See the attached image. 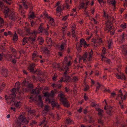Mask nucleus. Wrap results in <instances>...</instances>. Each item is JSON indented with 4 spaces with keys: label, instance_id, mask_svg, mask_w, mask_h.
Here are the masks:
<instances>
[{
    "label": "nucleus",
    "instance_id": "obj_31",
    "mask_svg": "<svg viewBox=\"0 0 127 127\" xmlns=\"http://www.w3.org/2000/svg\"><path fill=\"white\" fill-rule=\"evenodd\" d=\"M85 5V3L84 2H82L81 3L79 7V9H81L83 8Z\"/></svg>",
    "mask_w": 127,
    "mask_h": 127
},
{
    "label": "nucleus",
    "instance_id": "obj_15",
    "mask_svg": "<svg viewBox=\"0 0 127 127\" xmlns=\"http://www.w3.org/2000/svg\"><path fill=\"white\" fill-rule=\"evenodd\" d=\"M9 18L14 21L16 20V17L14 14H11L9 16Z\"/></svg>",
    "mask_w": 127,
    "mask_h": 127
},
{
    "label": "nucleus",
    "instance_id": "obj_64",
    "mask_svg": "<svg viewBox=\"0 0 127 127\" xmlns=\"http://www.w3.org/2000/svg\"><path fill=\"white\" fill-rule=\"evenodd\" d=\"M67 18V16H65L63 17V18L62 19V20L64 21L66 20Z\"/></svg>",
    "mask_w": 127,
    "mask_h": 127
},
{
    "label": "nucleus",
    "instance_id": "obj_11",
    "mask_svg": "<svg viewBox=\"0 0 127 127\" xmlns=\"http://www.w3.org/2000/svg\"><path fill=\"white\" fill-rule=\"evenodd\" d=\"M62 104L65 107H69V104H68V101L66 99L62 101Z\"/></svg>",
    "mask_w": 127,
    "mask_h": 127
},
{
    "label": "nucleus",
    "instance_id": "obj_2",
    "mask_svg": "<svg viewBox=\"0 0 127 127\" xmlns=\"http://www.w3.org/2000/svg\"><path fill=\"white\" fill-rule=\"evenodd\" d=\"M16 88H13L11 90L12 93L10 95V96L9 97V98L12 97V100L16 98V95L15 93L16 91H19L20 87V85L19 84H18L16 86Z\"/></svg>",
    "mask_w": 127,
    "mask_h": 127
},
{
    "label": "nucleus",
    "instance_id": "obj_42",
    "mask_svg": "<svg viewBox=\"0 0 127 127\" xmlns=\"http://www.w3.org/2000/svg\"><path fill=\"white\" fill-rule=\"evenodd\" d=\"M66 123L68 124H70L72 121V120L69 119H66Z\"/></svg>",
    "mask_w": 127,
    "mask_h": 127
},
{
    "label": "nucleus",
    "instance_id": "obj_29",
    "mask_svg": "<svg viewBox=\"0 0 127 127\" xmlns=\"http://www.w3.org/2000/svg\"><path fill=\"white\" fill-rule=\"evenodd\" d=\"M87 54L86 52L83 55V60L84 62H85L86 59L87 58Z\"/></svg>",
    "mask_w": 127,
    "mask_h": 127
},
{
    "label": "nucleus",
    "instance_id": "obj_8",
    "mask_svg": "<svg viewBox=\"0 0 127 127\" xmlns=\"http://www.w3.org/2000/svg\"><path fill=\"white\" fill-rule=\"evenodd\" d=\"M36 37L34 36L33 38L31 36L28 37V40L32 44H33L36 41Z\"/></svg>",
    "mask_w": 127,
    "mask_h": 127
},
{
    "label": "nucleus",
    "instance_id": "obj_45",
    "mask_svg": "<svg viewBox=\"0 0 127 127\" xmlns=\"http://www.w3.org/2000/svg\"><path fill=\"white\" fill-rule=\"evenodd\" d=\"M27 87L29 88H33V85L32 84L29 83Z\"/></svg>",
    "mask_w": 127,
    "mask_h": 127
},
{
    "label": "nucleus",
    "instance_id": "obj_47",
    "mask_svg": "<svg viewBox=\"0 0 127 127\" xmlns=\"http://www.w3.org/2000/svg\"><path fill=\"white\" fill-rule=\"evenodd\" d=\"M25 12L23 10H22L21 11V14L23 16V17H25Z\"/></svg>",
    "mask_w": 127,
    "mask_h": 127
},
{
    "label": "nucleus",
    "instance_id": "obj_27",
    "mask_svg": "<svg viewBox=\"0 0 127 127\" xmlns=\"http://www.w3.org/2000/svg\"><path fill=\"white\" fill-rule=\"evenodd\" d=\"M26 35H29L32 34V32H30V30L29 29H27L26 30Z\"/></svg>",
    "mask_w": 127,
    "mask_h": 127
},
{
    "label": "nucleus",
    "instance_id": "obj_22",
    "mask_svg": "<svg viewBox=\"0 0 127 127\" xmlns=\"http://www.w3.org/2000/svg\"><path fill=\"white\" fill-rule=\"evenodd\" d=\"M43 23H41L38 29V33H40L42 32L43 31V29L42 28L43 25Z\"/></svg>",
    "mask_w": 127,
    "mask_h": 127
},
{
    "label": "nucleus",
    "instance_id": "obj_9",
    "mask_svg": "<svg viewBox=\"0 0 127 127\" xmlns=\"http://www.w3.org/2000/svg\"><path fill=\"white\" fill-rule=\"evenodd\" d=\"M10 96V95L8 97L7 95H5V99L6 100L7 103H11L13 102V101H14V100H15V98L13 100H12L13 98L12 97L10 98H9V97Z\"/></svg>",
    "mask_w": 127,
    "mask_h": 127
},
{
    "label": "nucleus",
    "instance_id": "obj_26",
    "mask_svg": "<svg viewBox=\"0 0 127 127\" xmlns=\"http://www.w3.org/2000/svg\"><path fill=\"white\" fill-rule=\"evenodd\" d=\"M29 83V81H24L22 82L23 85L27 87Z\"/></svg>",
    "mask_w": 127,
    "mask_h": 127
},
{
    "label": "nucleus",
    "instance_id": "obj_32",
    "mask_svg": "<svg viewBox=\"0 0 127 127\" xmlns=\"http://www.w3.org/2000/svg\"><path fill=\"white\" fill-rule=\"evenodd\" d=\"M92 41L94 43V44H93V45L95 47H97V45L96 42V40L95 39L93 38L92 39Z\"/></svg>",
    "mask_w": 127,
    "mask_h": 127
},
{
    "label": "nucleus",
    "instance_id": "obj_18",
    "mask_svg": "<svg viewBox=\"0 0 127 127\" xmlns=\"http://www.w3.org/2000/svg\"><path fill=\"white\" fill-rule=\"evenodd\" d=\"M15 100H14V102L13 101V102H14V105L17 107H19L21 104L20 101H19L18 102L17 101H15Z\"/></svg>",
    "mask_w": 127,
    "mask_h": 127
},
{
    "label": "nucleus",
    "instance_id": "obj_33",
    "mask_svg": "<svg viewBox=\"0 0 127 127\" xmlns=\"http://www.w3.org/2000/svg\"><path fill=\"white\" fill-rule=\"evenodd\" d=\"M97 84L98 85V86L96 87V89L95 90L96 92L99 90L101 86V85L99 83H97Z\"/></svg>",
    "mask_w": 127,
    "mask_h": 127
},
{
    "label": "nucleus",
    "instance_id": "obj_58",
    "mask_svg": "<svg viewBox=\"0 0 127 127\" xmlns=\"http://www.w3.org/2000/svg\"><path fill=\"white\" fill-rule=\"evenodd\" d=\"M112 23V22L111 21H110L109 20H108L107 22L106 23L107 24V25H111Z\"/></svg>",
    "mask_w": 127,
    "mask_h": 127
},
{
    "label": "nucleus",
    "instance_id": "obj_54",
    "mask_svg": "<svg viewBox=\"0 0 127 127\" xmlns=\"http://www.w3.org/2000/svg\"><path fill=\"white\" fill-rule=\"evenodd\" d=\"M111 4L113 6H115V4L116 3V1L115 0L114 1H111Z\"/></svg>",
    "mask_w": 127,
    "mask_h": 127
},
{
    "label": "nucleus",
    "instance_id": "obj_51",
    "mask_svg": "<svg viewBox=\"0 0 127 127\" xmlns=\"http://www.w3.org/2000/svg\"><path fill=\"white\" fill-rule=\"evenodd\" d=\"M84 14L85 15H86V16H89L88 13V11H86L85 10H84Z\"/></svg>",
    "mask_w": 127,
    "mask_h": 127
},
{
    "label": "nucleus",
    "instance_id": "obj_41",
    "mask_svg": "<svg viewBox=\"0 0 127 127\" xmlns=\"http://www.w3.org/2000/svg\"><path fill=\"white\" fill-rule=\"evenodd\" d=\"M28 112L30 114H33L35 113V111L34 110H31L30 109L28 111Z\"/></svg>",
    "mask_w": 127,
    "mask_h": 127
},
{
    "label": "nucleus",
    "instance_id": "obj_5",
    "mask_svg": "<svg viewBox=\"0 0 127 127\" xmlns=\"http://www.w3.org/2000/svg\"><path fill=\"white\" fill-rule=\"evenodd\" d=\"M21 118V120L22 123H23L27 124L29 122V121L27 120L26 118L24 117L22 115H21L19 116Z\"/></svg>",
    "mask_w": 127,
    "mask_h": 127
},
{
    "label": "nucleus",
    "instance_id": "obj_52",
    "mask_svg": "<svg viewBox=\"0 0 127 127\" xmlns=\"http://www.w3.org/2000/svg\"><path fill=\"white\" fill-rule=\"evenodd\" d=\"M123 96V94L122 93V92L120 93V94L119 95H118V97H121V98L122 100L123 101V98H122V97L121 96Z\"/></svg>",
    "mask_w": 127,
    "mask_h": 127
},
{
    "label": "nucleus",
    "instance_id": "obj_10",
    "mask_svg": "<svg viewBox=\"0 0 127 127\" xmlns=\"http://www.w3.org/2000/svg\"><path fill=\"white\" fill-rule=\"evenodd\" d=\"M40 91V89L39 88H37L35 89H33L32 90V93L33 94H37L39 93Z\"/></svg>",
    "mask_w": 127,
    "mask_h": 127
},
{
    "label": "nucleus",
    "instance_id": "obj_38",
    "mask_svg": "<svg viewBox=\"0 0 127 127\" xmlns=\"http://www.w3.org/2000/svg\"><path fill=\"white\" fill-rule=\"evenodd\" d=\"M27 2H23V4L24 8L26 9H27L28 8V5L27 4Z\"/></svg>",
    "mask_w": 127,
    "mask_h": 127
},
{
    "label": "nucleus",
    "instance_id": "obj_36",
    "mask_svg": "<svg viewBox=\"0 0 127 127\" xmlns=\"http://www.w3.org/2000/svg\"><path fill=\"white\" fill-rule=\"evenodd\" d=\"M38 100L40 101V103H41V105H43V102L42 100H41V97L40 95H39L38 96Z\"/></svg>",
    "mask_w": 127,
    "mask_h": 127
},
{
    "label": "nucleus",
    "instance_id": "obj_14",
    "mask_svg": "<svg viewBox=\"0 0 127 127\" xmlns=\"http://www.w3.org/2000/svg\"><path fill=\"white\" fill-rule=\"evenodd\" d=\"M46 42L48 45L50 47L52 44L51 39V38L47 37L46 39Z\"/></svg>",
    "mask_w": 127,
    "mask_h": 127
},
{
    "label": "nucleus",
    "instance_id": "obj_62",
    "mask_svg": "<svg viewBox=\"0 0 127 127\" xmlns=\"http://www.w3.org/2000/svg\"><path fill=\"white\" fill-rule=\"evenodd\" d=\"M46 121L45 120H43L41 123V124H40L39 126H41L42 125L44 124L45 122Z\"/></svg>",
    "mask_w": 127,
    "mask_h": 127
},
{
    "label": "nucleus",
    "instance_id": "obj_28",
    "mask_svg": "<svg viewBox=\"0 0 127 127\" xmlns=\"http://www.w3.org/2000/svg\"><path fill=\"white\" fill-rule=\"evenodd\" d=\"M98 113V114L99 115H102V113H103V110L101 109L100 108H98L97 109Z\"/></svg>",
    "mask_w": 127,
    "mask_h": 127
},
{
    "label": "nucleus",
    "instance_id": "obj_17",
    "mask_svg": "<svg viewBox=\"0 0 127 127\" xmlns=\"http://www.w3.org/2000/svg\"><path fill=\"white\" fill-rule=\"evenodd\" d=\"M2 73L3 74H4L6 77L8 74V71L7 69L3 68L2 69Z\"/></svg>",
    "mask_w": 127,
    "mask_h": 127
},
{
    "label": "nucleus",
    "instance_id": "obj_56",
    "mask_svg": "<svg viewBox=\"0 0 127 127\" xmlns=\"http://www.w3.org/2000/svg\"><path fill=\"white\" fill-rule=\"evenodd\" d=\"M32 60L34 61L35 62H38V60L36 58L32 57Z\"/></svg>",
    "mask_w": 127,
    "mask_h": 127
},
{
    "label": "nucleus",
    "instance_id": "obj_63",
    "mask_svg": "<svg viewBox=\"0 0 127 127\" xmlns=\"http://www.w3.org/2000/svg\"><path fill=\"white\" fill-rule=\"evenodd\" d=\"M56 106H55V107H56L57 109H59L60 108V107L59 105L57 103L56 104Z\"/></svg>",
    "mask_w": 127,
    "mask_h": 127
},
{
    "label": "nucleus",
    "instance_id": "obj_44",
    "mask_svg": "<svg viewBox=\"0 0 127 127\" xmlns=\"http://www.w3.org/2000/svg\"><path fill=\"white\" fill-rule=\"evenodd\" d=\"M98 40V43H102V40L100 38H98L97 39Z\"/></svg>",
    "mask_w": 127,
    "mask_h": 127
},
{
    "label": "nucleus",
    "instance_id": "obj_61",
    "mask_svg": "<svg viewBox=\"0 0 127 127\" xmlns=\"http://www.w3.org/2000/svg\"><path fill=\"white\" fill-rule=\"evenodd\" d=\"M68 66H67V65H66L64 67V66H63V68H64V69H65V70H68Z\"/></svg>",
    "mask_w": 127,
    "mask_h": 127
},
{
    "label": "nucleus",
    "instance_id": "obj_46",
    "mask_svg": "<svg viewBox=\"0 0 127 127\" xmlns=\"http://www.w3.org/2000/svg\"><path fill=\"white\" fill-rule=\"evenodd\" d=\"M121 27L123 29H125L126 28V24L125 23L124 24H122L121 25Z\"/></svg>",
    "mask_w": 127,
    "mask_h": 127
},
{
    "label": "nucleus",
    "instance_id": "obj_48",
    "mask_svg": "<svg viewBox=\"0 0 127 127\" xmlns=\"http://www.w3.org/2000/svg\"><path fill=\"white\" fill-rule=\"evenodd\" d=\"M34 14L33 12H32L30 15V17L32 18H33L34 17Z\"/></svg>",
    "mask_w": 127,
    "mask_h": 127
},
{
    "label": "nucleus",
    "instance_id": "obj_21",
    "mask_svg": "<svg viewBox=\"0 0 127 127\" xmlns=\"http://www.w3.org/2000/svg\"><path fill=\"white\" fill-rule=\"evenodd\" d=\"M4 25V20L2 18L0 17V27L2 28Z\"/></svg>",
    "mask_w": 127,
    "mask_h": 127
},
{
    "label": "nucleus",
    "instance_id": "obj_25",
    "mask_svg": "<svg viewBox=\"0 0 127 127\" xmlns=\"http://www.w3.org/2000/svg\"><path fill=\"white\" fill-rule=\"evenodd\" d=\"M80 42L81 43L84 44V46H85L86 45H87L86 42L84 39L81 38L80 40Z\"/></svg>",
    "mask_w": 127,
    "mask_h": 127
},
{
    "label": "nucleus",
    "instance_id": "obj_59",
    "mask_svg": "<svg viewBox=\"0 0 127 127\" xmlns=\"http://www.w3.org/2000/svg\"><path fill=\"white\" fill-rule=\"evenodd\" d=\"M121 79H124V80L126 79V78L125 77V76L123 74L122 75H121Z\"/></svg>",
    "mask_w": 127,
    "mask_h": 127
},
{
    "label": "nucleus",
    "instance_id": "obj_50",
    "mask_svg": "<svg viewBox=\"0 0 127 127\" xmlns=\"http://www.w3.org/2000/svg\"><path fill=\"white\" fill-rule=\"evenodd\" d=\"M114 28H113V26H110V27H109L108 29L107 30H108V32H110V31L111 30H112V31H113V30H114V29H113Z\"/></svg>",
    "mask_w": 127,
    "mask_h": 127
},
{
    "label": "nucleus",
    "instance_id": "obj_37",
    "mask_svg": "<svg viewBox=\"0 0 127 127\" xmlns=\"http://www.w3.org/2000/svg\"><path fill=\"white\" fill-rule=\"evenodd\" d=\"M121 41H124L125 40V37L126 36V35L124 33H122L121 36Z\"/></svg>",
    "mask_w": 127,
    "mask_h": 127
},
{
    "label": "nucleus",
    "instance_id": "obj_39",
    "mask_svg": "<svg viewBox=\"0 0 127 127\" xmlns=\"http://www.w3.org/2000/svg\"><path fill=\"white\" fill-rule=\"evenodd\" d=\"M89 123H93L94 122V120L92 119V118L91 117L89 116Z\"/></svg>",
    "mask_w": 127,
    "mask_h": 127
},
{
    "label": "nucleus",
    "instance_id": "obj_40",
    "mask_svg": "<svg viewBox=\"0 0 127 127\" xmlns=\"http://www.w3.org/2000/svg\"><path fill=\"white\" fill-rule=\"evenodd\" d=\"M4 1H5L7 3L10 5L11 3V0H3Z\"/></svg>",
    "mask_w": 127,
    "mask_h": 127
},
{
    "label": "nucleus",
    "instance_id": "obj_4",
    "mask_svg": "<svg viewBox=\"0 0 127 127\" xmlns=\"http://www.w3.org/2000/svg\"><path fill=\"white\" fill-rule=\"evenodd\" d=\"M50 110V107L48 105H46L44 106L43 110L42 111V113L43 115L46 116L47 113L49 112Z\"/></svg>",
    "mask_w": 127,
    "mask_h": 127
},
{
    "label": "nucleus",
    "instance_id": "obj_55",
    "mask_svg": "<svg viewBox=\"0 0 127 127\" xmlns=\"http://www.w3.org/2000/svg\"><path fill=\"white\" fill-rule=\"evenodd\" d=\"M89 88V87L88 86H87L86 87L84 88V91H86L87 90H88Z\"/></svg>",
    "mask_w": 127,
    "mask_h": 127
},
{
    "label": "nucleus",
    "instance_id": "obj_23",
    "mask_svg": "<svg viewBox=\"0 0 127 127\" xmlns=\"http://www.w3.org/2000/svg\"><path fill=\"white\" fill-rule=\"evenodd\" d=\"M18 39V36L16 33L14 34L13 35V40L14 42L17 41Z\"/></svg>",
    "mask_w": 127,
    "mask_h": 127
},
{
    "label": "nucleus",
    "instance_id": "obj_24",
    "mask_svg": "<svg viewBox=\"0 0 127 127\" xmlns=\"http://www.w3.org/2000/svg\"><path fill=\"white\" fill-rule=\"evenodd\" d=\"M49 22L52 26H54L55 25L54 20L53 18L51 17L50 18Z\"/></svg>",
    "mask_w": 127,
    "mask_h": 127
},
{
    "label": "nucleus",
    "instance_id": "obj_20",
    "mask_svg": "<svg viewBox=\"0 0 127 127\" xmlns=\"http://www.w3.org/2000/svg\"><path fill=\"white\" fill-rule=\"evenodd\" d=\"M54 67L55 68H57L60 71H64V69L63 68H61L59 65V64H56L54 66Z\"/></svg>",
    "mask_w": 127,
    "mask_h": 127
},
{
    "label": "nucleus",
    "instance_id": "obj_49",
    "mask_svg": "<svg viewBox=\"0 0 127 127\" xmlns=\"http://www.w3.org/2000/svg\"><path fill=\"white\" fill-rule=\"evenodd\" d=\"M112 43V42L110 41H109L108 42V47H109V48H110L111 47V44Z\"/></svg>",
    "mask_w": 127,
    "mask_h": 127
},
{
    "label": "nucleus",
    "instance_id": "obj_35",
    "mask_svg": "<svg viewBox=\"0 0 127 127\" xmlns=\"http://www.w3.org/2000/svg\"><path fill=\"white\" fill-rule=\"evenodd\" d=\"M8 58V61H10L11 60V58L12 57V54H9L7 57Z\"/></svg>",
    "mask_w": 127,
    "mask_h": 127
},
{
    "label": "nucleus",
    "instance_id": "obj_16",
    "mask_svg": "<svg viewBox=\"0 0 127 127\" xmlns=\"http://www.w3.org/2000/svg\"><path fill=\"white\" fill-rule=\"evenodd\" d=\"M107 107L106 112L108 115H111L112 114V113L111 111V110L112 109V107L110 106L109 107Z\"/></svg>",
    "mask_w": 127,
    "mask_h": 127
},
{
    "label": "nucleus",
    "instance_id": "obj_60",
    "mask_svg": "<svg viewBox=\"0 0 127 127\" xmlns=\"http://www.w3.org/2000/svg\"><path fill=\"white\" fill-rule=\"evenodd\" d=\"M116 77L117 78V79H121V75H119L117 74L116 75Z\"/></svg>",
    "mask_w": 127,
    "mask_h": 127
},
{
    "label": "nucleus",
    "instance_id": "obj_53",
    "mask_svg": "<svg viewBox=\"0 0 127 127\" xmlns=\"http://www.w3.org/2000/svg\"><path fill=\"white\" fill-rule=\"evenodd\" d=\"M16 61L15 59H13L11 61L12 63L15 64L16 63Z\"/></svg>",
    "mask_w": 127,
    "mask_h": 127
},
{
    "label": "nucleus",
    "instance_id": "obj_1",
    "mask_svg": "<svg viewBox=\"0 0 127 127\" xmlns=\"http://www.w3.org/2000/svg\"><path fill=\"white\" fill-rule=\"evenodd\" d=\"M44 96L47 97V99L49 101V103H51L52 106V108L54 109V108L55 107L57 103L55 101L52 100V98L54 96V94L53 91L51 92V93H45L44 95Z\"/></svg>",
    "mask_w": 127,
    "mask_h": 127
},
{
    "label": "nucleus",
    "instance_id": "obj_19",
    "mask_svg": "<svg viewBox=\"0 0 127 127\" xmlns=\"http://www.w3.org/2000/svg\"><path fill=\"white\" fill-rule=\"evenodd\" d=\"M38 40L39 42V44L42 45L43 43L44 40L41 37H39L38 38Z\"/></svg>",
    "mask_w": 127,
    "mask_h": 127
},
{
    "label": "nucleus",
    "instance_id": "obj_43",
    "mask_svg": "<svg viewBox=\"0 0 127 127\" xmlns=\"http://www.w3.org/2000/svg\"><path fill=\"white\" fill-rule=\"evenodd\" d=\"M98 123L101 125H103V121L101 119H99L98 120Z\"/></svg>",
    "mask_w": 127,
    "mask_h": 127
},
{
    "label": "nucleus",
    "instance_id": "obj_57",
    "mask_svg": "<svg viewBox=\"0 0 127 127\" xmlns=\"http://www.w3.org/2000/svg\"><path fill=\"white\" fill-rule=\"evenodd\" d=\"M73 80L74 82H76L78 81V79L76 77H73Z\"/></svg>",
    "mask_w": 127,
    "mask_h": 127
},
{
    "label": "nucleus",
    "instance_id": "obj_12",
    "mask_svg": "<svg viewBox=\"0 0 127 127\" xmlns=\"http://www.w3.org/2000/svg\"><path fill=\"white\" fill-rule=\"evenodd\" d=\"M58 96L60 97V100L61 102L66 99V98H65V95L62 94H59Z\"/></svg>",
    "mask_w": 127,
    "mask_h": 127
},
{
    "label": "nucleus",
    "instance_id": "obj_13",
    "mask_svg": "<svg viewBox=\"0 0 127 127\" xmlns=\"http://www.w3.org/2000/svg\"><path fill=\"white\" fill-rule=\"evenodd\" d=\"M10 10L9 9V8L8 7H6L5 8L4 10V12L5 14V17H7L9 14V12H10Z\"/></svg>",
    "mask_w": 127,
    "mask_h": 127
},
{
    "label": "nucleus",
    "instance_id": "obj_6",
    "mask_svg": "<svg viewBox=\"0 0 127 127\" xmlns=\"http://www.w3.org/2000/svg\"><path fill=\"white\" fill-rule=\"evenodd\" d=\"M64 76L65 77V79L63 80L64 77H62L61 79H60V82H62L63 81H64V82H69L70 81V77L69 76L65 75V76Z\"/></svg>",
    "mask_w": 127,
    "mask_h": 127
},
{
    "label": "nucleus",
    "instance_id": "obj_3",
    "mask_svg": "<svg viewBox=\"0 0 127 127\" xmlns=\"http://www.w3.org/2000/svg\"><path fill=\"white\" fill-rule=\"evenodd\" d=\"M20 118L19 116L18 117V119L17 120L15 124H13V126L14 127H21V125H24V124L22 123H21Z\"/></svg>",
    "mask_w": 127,
    "mask_h": 127
},
{
    "label": "nucleus",
    "instance_id": "obj_30",
    "mask_svg": "<svg viewBox=\"0 0 127 127\" xmlns=\"http://www.w3.org/2000/svg\"><path fill=\"white\" fill-rule=\"evenodd\" d=\"M56 10L57 13H59L61 11L62 8L60 6H59L57 8Z\"/></svg>",
    "mask_w": 127,
    "mask_h": 127
},
{
    "label": "nucleus",
    "instance_id": "obj_34",
    "mask_svg": "<svg viewBox=\"0 0 127 127\" xmlns=\"http://www.w3.org/2000/svg\"><path fill=\"white\" fill-rule=\"evenodd\" d=\"M42 32L47 35H48L49 34L47 30H46L45 29H43Z\"/></svg>",
    "mask_w": 127,
    "mask_h": 127
},
{
    "label": "nucleus",
    "instance_id": "obj_7",
    "mask_svg": "<svg viewBox=\"0 0 127 127\" xmlns=\"http://www.w3.org/2000/svg\"><path fill=\"white\" fill-rule=\"evenodd\" d=\"M35 67V65L34 63H32L28 67V69L31 72H33Z\"/></svg>",
    "mask_w": 127,
    "mask_h": 127
}]
</instances>
